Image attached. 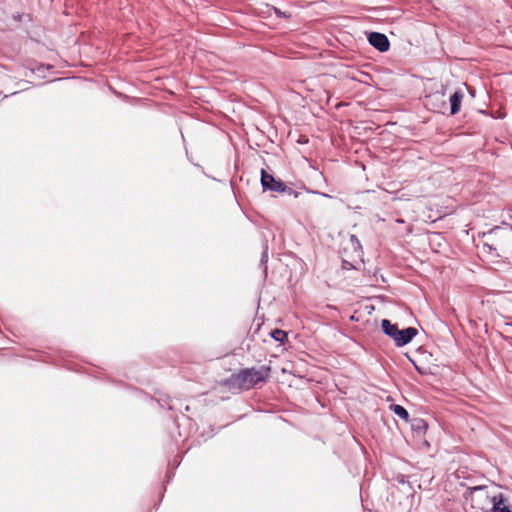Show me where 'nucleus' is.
Listing matches in <instances>:
<instances>
[{
	"label": "nucleus",
	"mask_w": 512,
	"mask_h": 512,
	"mask_svg": "<svg viewBox=\"0 0 512 512\" xmlns=\"http://www.w3.org/2000/svg\"><path fill=\"white\" fill-rule=\"evenodd\" d=\"M271 336L278 342H284L287 338L286 332L279 329H275L274 331H272Z\"/></svg>",
	"instance_id": "obj_9"
},
{
	"label": "nucleus",
	"mask_w": 512,
	"mask_h": 512,
	"mask_svg": "<svg viewBox=\"0 0 512 512\" xmlns=\"http://www.w3.org/2000/svg\"><path fill=\"white\" fill-rule=\"evenodd\" d=\"M261 184L264 190L283 192L286 189L284 183H282L279 180H276L272 175L268 174L263 169L261 171Z\"/></svg>",
	"instance_id": "obj_4"
},
{
	"label": "nucleus",
	"mask_w": 512,
	"mask_h": 512,
	"mask_svg": "<svg viewBox=\"0 0 512 512\" xmlns=\"http://www.w3.org/2000/svg\"><path fill=\"white\" fill-rule=\"evenodd\" d=\"M270 374V367L262 366L259 369L246 368L238 373L232 374L227 379V384L231 388L249 390L260 382L266 381Z\"/></svg>",
	"instance_id": "obj_1"
},
{
	"label": "nucleus",
	"mask_w": 512,
	"mask_h": 512,
	"mask_svg": "<svg viewBox=\"0 0 512 512\" xmlns=\"http://www.w3.org/2000/svg\"><path fill=\"white\" fill-rule=\"evenodd\" d=\"M351 241H352L354 244H356L357 246H359V245H360V243H359L358 239H357L354 235H352V236H351Z\"/></svg>",
	"instance_id": "obj_10"
},
{
	"label": "nucleus",
	"mask_w": 512,
	"mask_h": 512,
	"mask_svg": "<svg viewBox=\"0 0 512 512\" xmlns=\"http://www.w3.org/2000/svg\"><path fill=\"white\" fill-rule=\"evenodd\" d=\"M490 497L492 499V505L489 508L490 512H512L502 493L499 492L497 495H491Z\"/></svg>",
	"instance_id": "obj_6"
},
{
	"label": "nucleus",
	"mask_w": 512,
	"mask_h": 512,
	"mask_svg": "<svg viewBox=\"0 0 512 512\" xmlns=\"http://www.w3.org/2000/svg\"><path fill=\"white\" fill-rule=\"evenodd\" d=\"M397 222H398V223H403V220L398 219V220H397Z\"/></svg>",
	"instance_id": "obj_11"
},
{
	"label": "nucleus",
	"mask_w": 512,
	"mask_h": 512,
	"mask_svg": "<svg viewBox=\"0 0 512 512\" xmlns=\"http://www.w3.org/2000/svg\"><path fill=\"white\" fill-rule=\"evenodd\" d=\"M390 409L391 411H393L398 417H400L401 419L405 420V421H408L409 420V413L407 412V410L402 407L401 405H397V404H392L390 406Z\"/></svg>",
	"instance_id": "obj_8"
},
{
	"label": "nucleus",
	"mask_w": 512,
	"mask_h": 512,
	"mask_svg": "<svg viewBox=\"0 0 512 512\" xmlns=\"http://www.w3.org/2000/svg\"><path fill=\"white\" fill-rule=\"evenodd\" d=\"M463 98V94L460 91H456L453 95L450 97V104H451V114H456L460 109V104Z\"/></svg>",
	"instance_id": "obj_7"
},
{
	"label": "nucleus",
	"mask_w": 512,
	"mask_h": 512,
	"mask_svg": "<svg viewBox=\"0 0 512 512\" xmlns=\"http://www.w3.org/2000/svg\"><path fill=\"white\" fill-rule=\"evenodd\" d=\"M368 40L369 43L380 52H386L389 49L390 43L385 34L371 32L368 36Z\"/></svg>",
	"instance_id": "obj_5"
},
{
	"label": "nucleus",
	"mask_w": 512,
	"mask_h": 512,
	"mask_svg": "<svg viewBox=\"0 0 512 512\" xmlns=\"http://www.w3.org/2000/svg\"><path fill=\"white\" fill-rule=\"evenodd\" d=\"M381 326L384 333L390 336L399 347L408 344L417 335V329L408 327L399 330L396 325L392 324L387 319L382 320Z\"/></svg>",
	"instance_id": "obj_2"
},
{
	"label": "nucleus",
	"mask_w": 512,
	"mask_h": 512,
	"mask_svg": "<svg viewBox=\"0 0 512 512\" xmlns=\"http://www.w3.org/2000/svg\"><path fill=\"white\" fill-rule=\"evenodd\" d=\"M499 492L496 488H488L485 486H476L469 489V497L471 502L482 510H489L492 505L491 495H497Z\"/></svg>",
	"instance_id": "obj_3"
}]
</instances>
